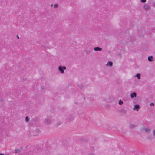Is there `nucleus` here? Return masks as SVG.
<instances>
[{"mask_svg": "<svg viewBox=\"0 0 155 155\" xmlns=\"http://www.w3.org/2000/svg\"><path fill=\"white\" fill-rule=\"evenodd\" d=\"M118 103L120 105H121L123 104V102L121 100H120Z\"/></svg>", "mask_w": 155, "mask_h": 155, "instance_id": "15", "label": "nucleus"}, {"mask_svg": "<svg viewBox=\"0 0 155 155\" xmlns=\"http://www.w3.org/2000/svg\"><path fill=\"white\" fill-rule=\"evenodd\" d=\"M154 104L153 103H151L150 104V106H154Z\"/></svg>", "mask_w": 155, "mask_h": 155, "instance_id": "18", "label": "nucleus"}, {"mask_svg": "<svg viewBox=\"0 0 155 155\" xmlns=\"http://www.w3.org/2000/svg\"><path fill=\"white\" fill-rule=\"evenodd\" d=\"M20 152V149L18 148L16 149L15 151H14V153H16L18 152Z\"/></svg>", "mask_w": 155, "mask_h": 155, "instance_id": "11", "label": "nucleus"}, {"mask_svg": "<svg viewBox=\"0 0 155 155\" xmlns=\"http://www.w3.org/2000/svg\"><path fill=\"white\" fill-rule=\"evenodd\" d=\"M153 134L154 137L155 138V130H154L153 131Z\"/></svg>", "mask_w": 155, "mask_h": 155, "instance_id": "16", "label": "nucleus"}, {"mask_svg": "<svg viewBox=\"0 0 155 155\" xmlns=\"http://www.w3.org/2000/svg\"><path fill=\"white\" fill-rule=\"evenodd\" d=\"M58 69L60 72L63 74L64 73V70L66 69V67L64 66H62L60 65L58 66Z\"/></svg>", "mask_w": 155, "mask_h": 155, "instance_id": "1", "label": "nucleus"}, {"mask_svg": "<svg viewBox=\"0 0 155 155\" xmlns=\"http://www.w3.org/2000/svg\"><path fill=\"white\" fill-rule=\"evenodd\" d=\"M135 77H137L138 79H140V74L139 73H138L136 75Z\"/></svg>", "mask_w": 155, "mask_h": 155, "instance_id": "12", "label": "nucleus"}, {"mask_svg": "<svg viewBox=\"0 0 155 155\" xmlns=\"http://www.w3.org/2000/svg\"><path fill=\"white\" fill-rule=\"evenodd\" d=\"M17 38L18 39L19 38L18 35H17Z\"/></svg>", "mask_w": 155, "mask_h": 155, "instance_id": "21", "label": "nucleus"}, {"mask_svg": "<svg viewBox=\"0 0 155 155\" xmlns=\"http://www.w3.org/2000/svg\"><path fill=\"white\" fill-rule=\"evenodd\" d=\"M153 57L152 56H150L148 57V60L150 61H153Z\"/></svg>", "mask_w": 155, "mask_h": 155, "instance_id": "10", "label": "nucleus"}, {"mask_svg": "<svg viewBox=\"0 0 155 155\" xmlns=\"http://www.w3.org/2000/svg\"><path fill=\"white\" fill-rule=\"evenodd\" d=\"M51 6H53V5H51Z\"/></svg>", "mask_w": 155, "mask_h": 155, "instance_id": "23", "label": "nucleus"}, {"mask_svg": "<svg viewBox=\"0 0 155 155\" xmlns=\"http://www.w3.org/2000/svg\"><path fill=\"white\" fill-rule=\"evenodd\" d=\"M147 139H148L150 140H151V139H151V138L150 137H147Z\"/></svg>", "mask_w": 155, "mask_h": 155, "instance_id": "20", "label": "nucleus"}, {"mask_svg": "<svg viewBox=\"0 0 155 155\" xmlns=\"http://www.w3.org/2000/svg\"><path fill=\"white\" fill-rule=\"evenodd\" d=\"M94 49L95 51H101L102 50V48L98 47H94Z\"/></svg>", "mask_w": 155, "mask_h": 155, "instance_id": "6", "label": "nucleus"}, {"mask_svg": "<svg viewBox=\"0 0 155 155\" xmlns=\"http://www.w3.org/2000/svg\"><path fill=\"white\" fill-rule=\"evenodd\" d=\"M146 0H141V2L142 3H145L146 2Z\"/></svg>", "mask_w": 155, "mask_h": 155, "instance_id": "17", "label": "nucleus"}, {"mask_svg": "<svg viewBox=\"0 0 155 155\" xmlns=\"http://www.w3.org/2000/svg\"><path fill=\"white\" fill-rule=\"evenodd\" d=\"M106 65L107 66H108V65H109L111 67L113 65V63L111 61H109L107 64Z\"/></svg>", "mask_w": 155, "mask_h": 155, "instance_id": "9", "label": "nucleus"}, {"mask_svg": "<svg viewBox=\"0 0 155 155\" xmlns=\"http://www.w3.org/2000/svg\"><path fill=\"white\" fill-rule=\"evenodd\" d=\"M151 7L150 5L147 4H145L143 5V8L145 11H148L150 9Z\"/></svg>", "mask_w": 155, "mask_h": 155, "instance_id": "2", "label": "nucleus"}, {"mask_svg": "<svg viewBox=\"0 0 155 155\" xmlns=\"http://www.w3.org/2000/svg\"><path fill=\"white\" fill-rule=\"evenodd\" d=\"M144 129L145 131L147 133H149L150 131V129H149L148 128H144Z\"/></svg>", "mask_w": 155, "mask_h": 155, "instance_id": "8", "label": "nucleus"}, {"mask_svg": "<svg viewBox=\"0 0 155 155\" xmlns=\"http://www.w3.org/2000/svg\"><path fill=\"white\" fill-rule=\"evenodd\" d=\"M130 127L131 128H134L135 127V126L133 124H130Z\"/></svg>", "mask_w": 155, "mask_h": 155, "instance_id": "13", "label": "nucleus"}, {"mask_svg": "<svg viewBox=\"0 0 155 155\" xmlns=\"http://www.w3.org/2000/svg\"><path fill=\"white\" fill-rule=\"evenodd\" d=\"M51 119L50 118H46L45 120V123L47 124L50 123L51 122Z\"/></svg>", "mask_w": 155, "mask_h": 155, "instance_id": "5", "label": "nucleus"}, {"mask_svg": "<svg viewBox=\"0 0 155 155\" xmlns=\"http://www.w3.org/2000/svg\"><path fill=\"white\" fill-rule=\"evenodd\" d=\"M136 93L134 92L131 94V97L132 98H133L134 97H136Z\"/></svg>", "mask_w": 155, "mask_h": 155, "instance_id": "7", "label": "nucleus"}, {"mask_svg": "<svg viewBox=\"0 0 155 155\" xmlns=\"http://www.w3.org/2000/svg\"><path fill=\"white\" fill-rule=\"evenodd\" d=\"M29 120V118L28 116H26L25 118V120L26 122H28Z\"/></svg>", "mask_w": 155, "mask_h": 155, "instance_id": "14", "label": "nucleus"}, {"mask_svg": "<svg viewBox=\"0 0 155 155\" xmlns=\"http://www.w3.org/2000/svg\"><path fill=\"white\" fill-rule=\"evenodd\" d=\"M58 5L57 4H55L54 5V8H57V7H58Z\"/></svg>", "mask_w": 155, "mask_h": 155, "instance_id": "19", "label": "nucleus"}, {"mask_svg": "<svg viewBox=\"0 0 155 155\" xmlns=\"http://www.w3.org/2000/svg\"><path fill=\"white\" fill-rule=\"evenodd\" d=\"M92 155H93V154H92Z\"/></svg>", "mask_w": 155, "mask_h": 155, "instance_id": "24", "label": "nucleus"}, {"mask_svg": "<svg viewBox=\"0 0 155 155\" xmlns=\"http://www.w3.org/2000/svg\"><path fill=\"white\" fill-rule=\"evenodd\" d=\"M74 119V117L70 115L68 117V118L66 119V120L72 121Z\"/></svg>", "mask_w": 155, "mask_h": 155, "instance_id": "3", "label": "nucleus"}, {"mask_svg": "<svg viewBox=\"0 0 155 155\" xmlns=\"http://www.w3.org/2000/svg\"><path fill=\"white\" fill-rule=\"evenodd\" d=\"M0 155H4V154H3L1 153L0 154Z\"/></svg>", "mask_w": 155, "mask_h": 155, "instance_id": "22", "label": "nucleus"}, {"mask_svg": "<svg viewBox=\"0 0 155 155\" xmlns=\"http://www.w3.org/2000/svg\"><path fill=\"white\" fill-rule=\"evenodd\" d=\"M140 106L139 105L136 104L134 106V107L133 109L134 110H136L137 111L138 110Z\"/></svg>", "mask_w": 155, "mask_h": 155, "instance_id": "4", "label": "nucleus"}]
</instances>
